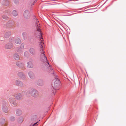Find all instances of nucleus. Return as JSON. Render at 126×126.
Instances as JSON below:
<instances>
[{"label": "nucleus", "mask_w": 126, "mask_h": 126, "mask_svg": "<svg viewBox=\"0 0 126 126\" xmlns=\"http://www.w3.org/2000/svg\"><path fill=\"white\" fill-rule=\"evenodd\" d=\"M9 23L10 24V26H12L14 25V22L12 21H10L9 22Z\"/></svg>", "instance_id": "aec40b11"}, {"label": "nucleus", "mask_w": 126, "mask_h": 126, "mask_svg": "<svg viewBox=\"0 0 126 126\" xmlns=\"http://www.w3.org/2000/svg\"><path fill=\"white\" fill-rule=\"evenodd\" d=\"M51 71H53L52 70H51Z\"/></svg>", "instance_id": "c756f323"}, {"label": "nucleus", "mask_w": 126, "mask_h": 126, "mask_svg": "<svg viewBox=\"0 0 126 126\" xmlns=\"http://www.w3.org/2000/svg\"><path fill=\"white\" fill-rule=\"evenodd\" d=\"M2 121L3 122H4L5 121V120L4 119H2Z\"/></svg>", "instance_id": "cd10ccee"}, {"label": "nucleus", "mask_w": 126, "mask_h": 126, "mask_svg": "<svg viewBox=\"0 0 126 126\" xmlns=\"http://www.w3.org/2000/svg\"><path fill=\"white\" fill-rule=\"evenodd\" d=\"M60 84V82L59 80L57 79L54 82V84H52V87L54 88L58 86Z\"/></svg>", "instance_id": "7ed1b4c3"}, {"label": "nucleus", "mask_w": 126, "mask_h": 126, "mask_svg": "<svg viewBox=\"0 0 126 126\" xmlns=\"http://www.w3.org/2000/svg\"><path fill=\"white\" fill-rule=\"evenodd\" d=\"M38 122H37L35 123H34V124L33 125V126H35L36 125L37 126L38 124L37 125H36L37 124V123Z\"/></svg>", "instance_id": "bb28decb"}, {"label": "nucleus", "mask_w": 126, "mask_h": 126, "mask_svg": "<svg viewBox=\"0 0 126 126\" xmlns=\"http://www.w3.org/2000/svg\"><path fill=\"white\" fill-rule=\"evenodd\" d=\"M29 75L30 78L31 79H33L34 78V76L33 73L32 72H30L29 73Z\"/></svg>", "instance_id": "9b49d317"}, {"label": "nucleus", "mask_w": 126, "mask_h": 126, "mask_svg": "<svg viewBox=\"0 0 126 126\" xmlns=\"http://www.w3.org/2000/svg\"><path fill=\"white\" fill-rule=\"evenodd\" d=\"M39 21L36 20L35 23L36 26V30L35 32V34L36 36L38 38H40L41 41L40 44V47L41 49L40 51L41 52V54L40 55V58L41 61V63L43 66L46 69H51V67L49 64V63L47 59V58L44 54V52L43 51V49L42 48L43 47V44L44 43L43 42V39L42 37V33L41 29L39 26L40 24L39 23Z\"/></svg>", "instance_id": "f257e3e1"}, {"label": "nucleus", "mask_w": 126, "mask_h": 126, "mask_svg": "<svg viewBox=\"0 0 126 126\" xmlns=\"http://www.w3.org/2000/svg\"><path fill=\"white\" fill-rule=\"evenodd\" d=\"M37 83L38 85L41 86L44 84V82L43 80H40L38 81Z\"/></svg>", "instance_id": "f3484780"}, {"label": "nucleus", "mask_w": 126, "mask_h": 126, "mask_svg": "<svg viewBox=\"0 0 126 126\" xmlns=\"http://www.w3.org/2000/svg\"><path fill=\"white\" fill-rule=\"evenodd\" d=\"M16 64L17 66L20 67H23L24 66V64L21 62H17L16 63Z\"/></svg>", "instance_id": "6e6552de"}, {"label": "nucleus", "mask_w": 126, "mask_h": 126, "mask_svg": "<svg viewBox=\"0 0 126 126\" xmlns=\"http://www.w3.org/2000/svg\"><path fill=\"white\" fill-rule=\"evenodd\" d=\"M28 66H27L29 68H32L33 67V64L32 62L31 61L27 63Z\"/></svg>", "instance_id": "1a4fd4ad"}, {"label": "nucleus", "mask_w": 126, "mask_h": 126, "mask_svg": "<svg viewBox=\"0 0 126 126\" xmlns=\"http://www.w3.org/2000/svg\"><path fill=\"white\" fill-rule=\"evenodd\" d=\"M23 119L22 118H20L19 120H18V121L19 122H21L23 121Z\"/></svg>", "instance_id": "a878e982"}, {"label": "nucleus", "mask_w": 126, "mask_h": 126, "mask_svg": "<svg viewBox=\"0 0 126 126\" xmlns=\"http://www.w3.org/2000/svg\"><path fill=\"white\" fill-rule=\"evenodd\" d=\"M29 94L34 97H36L38 96V91L35 90H31L27 92V94Z\"/></svg>", "instance_id": "f03ea898"}, {"label": "nucleus", "mask_w": 126, "mask_h": 126, "mask_svg": "<svg viewBox=\"0 0 126 126\" xmlns=\"http://www.w3.org/2000/svg\"><path fill=\"white\" fill-rule=\"evenodd\" d=\"M14 3L16 4L18 3L19 1L18 0H14Z\"/></svg>", "instance_id": "393cba45"}, {"label": "nucleus", "mask_w": 126, "mask_h": 126, "mask_svg": "<svg viewBox=\"0 0 126 126\" xmlns=\"http://www.w3.org/2000/svg\"><path fill=\"white\" fill-rule=\"evenodd\" d=\"M9 101L11 103L13 104L14 105H16V103L14 102V99L12 98H10L9 99Z\"/></svg>", "instance_id": "a211bd4d"}, {"label": "nucleus", "mask_w": 126, "mask_h": 126, "mask_svg": "<svg viewBox=\"0 0 126 126\" xmlns=\"http://www.w3.org/2000/svg\"><path fill=\"white\" fill-rule=\"evenodd\" d=\"M28 53L27 52H25L24 53V55L25 56H27L28 55Z\"/></svg>", "instance_id": "b1692460"}, {"label": "nucleus", "mask_w": 126, "mask_h": 126, "mask_svg": "<svg viewBox=\"0 0 126 126\" xmlns=\"http://www.w3.org/2000/svg\"><path fill=\"white\" fill-rule=\"evenodd\" d=\"M11 35V33L10 32H6L4 35V37L6 38L9 37Z\"/></svg>", "instance_id": "f8f14e48"}, {"label": "nucleus", "mask_w": 126, "mask_h": 126, "mask_svg": "<svg viewBox=\"0 0 126 126\" xmlns=\"http://www.w3.org/2000/svg\"><path fill=\"white\" fill-rule=\"evenodd\" d=\"M15 97L16 99L18 100H20L22 97V96L20 94H18L15 95Z\"/></svg>", "instance_id": "423d86ee"}, {"label": "nucleus", "mask_w": 126, "mask_h": 126, "mask_svg": "<svg viewBox=\"0 0 126 126\" xmlns=\"http://www.w3.org/2000/svg\"><path fill=\"white\" fill-rule=\"evenodd\" d=\"M30 52L31 53L32 55H34L35 54V50L33 48H30Z\"/></svg>", "instance_id": "2eb2a0df"}, {"label": "nucleus", "mask_w": 126, "mask_h": 126, "mask_svg": "<svg viewBox=\"0 0 126 126\" xmlns=\"http://www.w3.org/2000/svg\"><path fill=\"white\" fill-rule=\"evenodd\" d=\"M37 1V0H35V2H36Z\"/></svg>", "instance_id": "c85d7f7f"}, {"label": "nucleus", "mask_w": 126, "mask_h": 126, "mask_svg": "<svg viewBox=\"0 0 126 126\" xmlns=\"http://www.w3.org/2000/svg\"><path fill=\"white\" fill-rule=\"evenodd\" d=\"M24 16L26 18H28L30 16L29 12L28 11H25L24 13Z\"/></svg>", "instance_id": "20e7f679"}, {"label": "nucleus", "mask_w": 126, "mask_h": 126, "mask_svg": "<svg viewBox=\"0 0 126 126\" xmlns=\"http://www.w3.org/2000/svg\"><path fill=\"white\" fill-rule=\"evenodd\" d=\"M12 14L14 16H16L17 15V13L16 11L14 10L13 11Z\"/></svg>", "instance_id": "6ab92c4d"}, {"label": "nucleus", "mask_w": 126, "mask_h": 126, "mask_svg": "<svg viewBox=\"0 0 126 126\" xmlns=\"http://www.w3.org/2000/svg\"><path fill=\"white\" fill-rule=\"evenodd\" d=\"M16 83L17 85H19L20 83V82L18 80H16Z\"/></svg>", "instance_id": "4be33fe9"}, {"label": "nucleus", "mask_w": 126, "mask_h": 126, "mask_svg": "<svg viewBox=\"0 0 126 126\" xmlns=\"http://www.w3.org/2000/svg\"><path fill=\"white\" fill-rule=\"evenodd\" d=\"M18 76L20 77H21V76L23 75V74L22 73H20L18 74Z\"/></svg>", "instance_id": "5701e85b"}, {"label": "nucleus", "mask_w": 126, "mask_h": 126, "mask_svg": "<svg viewBox=\"0 0 126 126\" xmlns=\"http://www.w3.org/2000/svg\"><path fill=\"white\" fill-rule=\"evenodd\" d=\"M15 42L16 44H20L21 41L20 40L19 38H17L15 40Z\"/></svg>", "instance_id": "dca6fc26"}, {"label": "nucleus", "mask_w": 126, "mask_h": 126, "mask_svg": "<svg viewBox=\"0 0 126 126\" xmlns=\"http://www.w3.org/2000/svg\"><path fill=\"white\" fill-rule=\"evenodd\" d=\"M14 58L16 60H18L20 59V57L18 54H14Z\"/></svg>", "instance_id": "ddd939ff"}, {"label": "nucleus", "mask_w": 126, "mask_h": 126, "mask_svg": "<svg viewBox=\"0 0 126 126\" xmlns=\"http://www.w3.org/2000/svg\"><path fill=\"white\" fill-rule=\"evenodd\" d=\"M13 47V45L12 43L7 44L6 45L5 47L7 49H11Z\"/></svg>", "instance_id": "0eeeda50"}, {"label": "nucleus", "mask_w": 126, "mask_h": 126, "mask_svg": "<svg viewBox=\"0 0 126 126\" xmlns=\"http://www.w3.org/2000/svg\"><path fill=\"white\" fill-rule=\"evenodd\" d=\"M2 3L3 5L6 6H7L9 5V2L8 0H4L2 1Z\"/></svg>", "instance_id": "4468645a"}, {"label": "nucleus", "mask_w": 126, "mask_h": 126, "mask_svg": "<svg viewBox=\"0 0 126 126\" xmlns=\"http://www.w3.org/2000/svg\"><path fill=\"white\" fill-rule=\"evenodd\" d=\"M2 17L3 19H7L8 18V17L5 15L3 16Z\"/></svg>", "instance_id": "412c9836"}, {"label": "nucleus", "mask_w": 126, "mask_h": 126, "mask_svg": "<svg viewBox=\"0 0 126 126\" xmlns=\"http://www.w3.org/2000/svg\"><path fill=\"white\" fill-rule=\"evenodd\" d=\"M2 108L3 111L5 113H7L8 112V109L7 107L5 104H3Z\"/></svg>", "instance_id": "39448f33"}, {"label": "nucleus", "mask_w": 126, "mask_h": 126, "mask_svg": "<svg viewBox=\"0 0 126 126\" xmlns=\"http://www.w3.org/2000/svg\"><path fill=\"white\" fill-rule=\"evenodd\" d=\"M22 113V112L21 110L19 109H17L16 111V114L17 116H19L21 115Z\"/></svg>", "instance_id": "9d476101"}]
</instances>
